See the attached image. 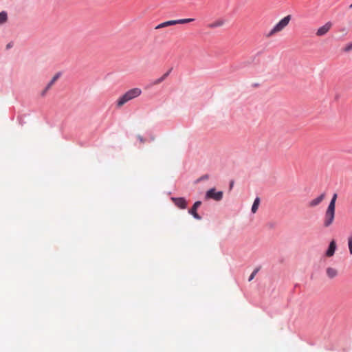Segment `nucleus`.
Instances as JSON below:
<instances>
[{
    "instance_id": "obj_17",
    "label": "nucleus",
    "mask_w": 352,
    "mask_h": 352,
    "mask_svg": "<svg viewBox=\"0 0 352 352\" xmlns=\"http://www.w3.org/2000/svg\"><path fill=\"white\" fill-rule=\"evenodd\" d=\"M348 246L350 254L352 255V235L348 238Z\"/></svg>"
},
{
    "instance_id": "obj_4",
    "label": "nucleus",
    "mask_w": 352,
    "mask_h": 352,
    "mask_svg": "<svg viewBox=\"0 0 352 352\" xmlns=\"http://www.w3.org/2000/svg\"><path fill=\"white\" fill-rule=\"evenodd\" d=\"M194 21H195V19H192V18L168 21H165V22H163V23L159 24L158 25H157L155 27V29H160V28H166V27H168L170 25H177V24L188 23L192 22Z\"/></svg>"
},
{
    "instance_id": "obj_8",
    "label": "nucleus",
    "mask_w": 352,
    "mask_h": 352,
    "mask_svg": "<svg viewBox=\"0 0 352 352\" xmlns=\"http://www.w3.org/2000/svg\"><path fill=\"white\" fill-rule=\"evenodd\" d=\"M201 202L200 201H196L191 209L188 211V212L193 216V217L196 219L200 220L201 217L197 212V208L201 206Z\"/></svg>"
},
{
    "instance_id": "obj_24",
    "label": "nucleus",
    "mask_w": 352,
    "mask_h": 352,
    "mask_svg": "<svg viewBox=\"0 0 352 352\" xmlns=\"http://www.w3.org/2000/svg\"><path fill=\"white\" fill-rule=\"evenodd\" d=\"M232 186H233V182H232V183L230 184V188H232Z\"/></svg>"
},
{
    "instance_id": "obj_21",
    "label": "nucleus",
    "mask_w": 352,
    "mask_h": 352,
    "mask_svg": "<svg viewBox=\"0 0 352 352\" xmlns=\"http://www.w3.org/2000/svg\"><path fill=\"white\" fill-rule=\"evenodd\" d=\"M138 138L140 140V142L144 143L145 141H144V139L142 137H141L140 135H138Z\"/></svg>"
},
{
    "instance_id": "obj_25",
    "label": "nucleus",
    "mask_w": 352,
    "mask_h": 352,
    "mask_svg": "<svg viewBox=\"0 0 352 352\" xmlns=\"http://www.w3.org/2000/svg\"><path fill=\"white\" fill-rule=\"evenodd\" d=\"M350 8H352V3L349 6Z\"/></svg>"
},
{
    "instance_id": "obj_18",
    "label": "nucleus",
    "mask_w": 352,
    "mask_h": 352,
    "mask_svg": "<svg viewBox=\"0 0 352 352\" xmlns=\"http://www.w3.org/2000/svg\"><path fill=\"white\" fill-rule=\"evenodd\" d=\"M258 269H255L252 273L250 274V277H249V279L248 280L249 281H251L252 280H253V278L255 277L256 274L258 273Z\"/></svg>"
},
{
    "instance_id": "obj_22",
    "label": "nucleus",
    "mask_w": 352,
    "mask_h": 352,
    "mask_svg": "<svg viewBox=\"0 0 352 352\" xmlns=\"http://www.w3.org/2000/svg\"><path fill=\"white\" fill-rule=\"evenodd\" d=\"M208 177H208V175H204V176H202V177H201V179H208Z\"/></svg>"
},
{
    "instance_id": "obj_3",
    "label": "nucleus",
    "mask_w": 352,
    "mask_h": 352,
    "mask_svg": "<svg viewBox=\"0 0 352 352\" xmlns=\"http://www.w3.org/2000/svg\"><path fill=\"white\" fill-rule=\"evenodd\" d=\"M292 19L291 15H287L283 18L278 23H276L273 28L267 34V38L272 37L277 33L283 31Z\"/></svg>"
},
{
    "instance_id": "obj_23",
    "label": "nucleus",
    "mask_w": 352,
    "mask_h": 352,
    "mask_svg": "<svg viewBox=\"0 0 352 352\" xmlns=\"http://www.w3.org/2000/svg\"><path fill=\"white\" fill-rule=\"evenodd\" d=\"M12 47L11 43H9V44H8V45H7V48H10V47Z\"/></svg>"
},
{
    "instance_id": "obj_14",
    "label": "nucleus",
    "mask_w": 352,
    "mask_h": 352,
    "mask_svg": "<svg viewBox=\"0 0 352 352\" xmlns=\"http://www.w3.org/2000/svg\"><path fill=\"white\" fill-rule=\"evenodd\" d=\"M170 71L167 72L166 73H165L162 77L156 79L154 82H153V85H159L162 82H163L166 78L167 76L169 75L170 74Z\"/></svg>"
},
{
    "instance_id": "obj_16",
    "label": "nucleus",
    "mask_w": 352,
    "mask_h": 352,
    "mask_svg": "<svg viewBox=\"0 0 352 352\" xmlns=\"http://www.w3.org/2000/svg\"><path fill=\"white\" fill-rule=\"evenodd\" d=\"M8 19L7 13L6 12H1L0 13V24L4 23Z\"/></svg>"
},
{
    "instance_id": "obj_12",
    "label": "nucleus",
    "mask_w": 352,
    "mask_h": 352,
    "mask_svg": "<svg viewBox=\"0 0 352 352\" xmlns=\"http://www.w3.org/2000/svg\"><path fill=\"white\" fill-rule=\"evenodd\" d=\"M223 24H224V21L223 19H218V20H216V21H213L212 23L208 24V27L209 28L213 29V28L221 27L223 25Z\"/></svg>"
},
{
    "instance_id": "obj_11",
    "label": "nucleus",
    "mask_w": 352,
    "mask_h": 352,
    "mask_svg": "<svg viewBox=\"0 0 352 352\" xmlns=\"http://www.w3.org/2000/svg\"><path fill=\"white\" fill-rule=\"evenodd\" d=\"M326 274L328 278L332 279L338 276V272L336 268L329 267L326 270Z\"/></svg>"
},
{
    "instance_id": "obj_15",
    "label": "nucleus",
    "mask_w": 352,
    "mask_h": 352,
    "mask_svg": "<svg viewBox=\"0 0 352 352\" xmlns=\"http://www.w3.org/2000/svg\"><path fill=\"white\" fill-rule=\"evenodd\" d=\"M58 78L59 74H56L50 80V82L47 85L46 89H50L52 85L55 83V82L58 80Z\"/></svg>"
},
{
    "instance_id": "obj_9",
    "label": "nucleus",
    "mask_w": 352,
    "mask_h": 352,
    "mask_svg": "<svg viewBox=\"0 0 352 352\" xmlns=\"http://www.w3.org/2000/svg\"><path fill=\"white\" fill-rule=\"evenodd\" d=\"M336 250V243L334 240H332L329 245V248L325 253V255L327 257H331L333 256L335 251Z\"/></svg>"
},
{
    "instance_id": "obj_6",
    "label": "nucleus",
    "mask_w": 352,
    "mask_h": 352,
    "mask_svg": "<svg viewBox=\"0 0 352 352\" xmlns=\"http://www.w3.org/2000/svg\"><path fill=\"white\" fill-rule=\"evenodd\" d=\"M331 28H332V23L330 21L327 22L324 25L320 27L317 30L316 34L317 36H324L325 34H327L329 32V31L331 30Z\"/></svg>"
},
{
    "instance_id": "obj_5",
    "label": "nucleus",
    "mask_w": 352,
    "mask_h": 352,
    "mask_svg": "<svg viewBox=\"0 0 352 352\" xmlns=\"http://www.w3.org/2000/svg\"><path fill=\"white\" fill-rule=\"evenodd\" d=\"M223 192L222 191H217L214 188H210L208 190L205 195V199H213L214 201H219L223 199Z\"/></svg>"
},
{
    "instance_id": "obj_10",
    "label": "nucleus",
    "mask_w": 352,
    "mask_h": 352,
    "mask_svg": "<svg viewBox=\"0 0 352 352\" xmlns=\"http://www.w3.org/2000/svg\"><path fill=\"white\" fill-rule=\"evenodd\" d=\"M324 193L321 194L320 196L317 197L316 198L312 199L309 202V206L310 208L316 207V206L319 205L324 199Z\"/></svg>"
},
{
    "instance_id": "obj_20",
    "label": "nucleus",
    "mask_w": 352,
    "mask_h": 352,
    "mask_svg": "<svg viewBox=\"0 0 352 352\" xmlns=\"http://www.w3.org/2000/svg\"><path fill=\"white\" fill-rule=\"evenodd\" d=\"M48 90H49V89H46V87H45V88L43 89V91L41 92V96H44Z\"/></svg>"
},
{
    "instance_id": "obj_7",
    "label": "nucleus",
    "mask_w": 352,
    "mask_h": 352,
    "mask_svg": "<svg viewBox=\"0 0 352 352\" xmlns=\"http://www.w3.org/2000/svg\"><path fill=\"white\" fill-rule=\"evenodd\" d=\"M171 200L178 208L181 209H185L187 206L186 201L183 197H172Z\"/></svg>"
},
{
    "instance_id": "obj_13",
    "label": "nucleus",
    "mask_w": 352,
    "mask_h": 352,
    "mask_svg": "<svg viewBox=\"0 0 352 352\" xmlns=\"http://www.w3.org/2000/svg\"><path fill=\"white\" fill-rule=\"evenodd\" d=\"M259 205H260V198L259 197H256L254 199L253 205L252 206L251 211H252V213L254 214V213H256L257 212Z\"/></svg>"
},
{
    "instance_id": "obj_19",
    "label": "nucleus",
    "mask_w": 352,
    "mask_h": 352,
    "mask_svg": "<svg viewBox=\"0 0 352 352\" xmlns=\"http://www.w3.org/2000/svg\"><path fill=\"white\" fill-rule=\"evenodd\" d=\"M352 50V42L349 43L344 48L345 52H349Z\"/></svg>"
},
{
    "instance_id": "obj_1",
    "label": "nucleus",
    "mask_w": 352,
    "mask_h": 352,
    "mask_svg": "<svg viewBox=\"0 0 352 352\" xmlns=\"http://www.w3.org/2000/svg\"><path fill=\"white\" fill-rule=\"evenodd\" d=\"M141 94V89L138 87L131 89L118 98L116 105L118 108H120L124 104L134 98L139 97Z\"/></svg>"
},
{
    "instance_id": "obj_2",
    "label": "nucleus",
    "mask_w": 352,
    "mask_h": 352,
    "mask_svg": "<svg viewBox=\"0 0 352 352\" xmlns=\"http://www.w3.org/2000/svg\"><path fill=\"white\" fill-rule=\"evenodd\" d=\"M337 195L334 194L325 212L323 226L325 228L329 227L333 222L335 218V208Z\"/></svg>"
}]
</instances>
